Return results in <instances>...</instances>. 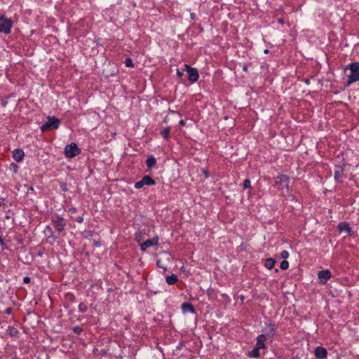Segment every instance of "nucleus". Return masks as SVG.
Here are the masks:
<instances>
[{
	"instance_id": "1",
	"label": "nucleus",
	"mask_w": 359,
	"mask_h": 359,
	"mask_svg": "<svg viewBox=\"0 0 359 359\" xmlns=\"http://www.w3.org/2000/svg\"><path fill=\"white\" fill-rule=\"evenodd\" d=\"M345 70H349L351 72L350 74L348 76L346 86H348L352 83L359 81V62H355L349 64L346 67Z\"/></svg>"
},
{
	"instance_id": "2",
	"label": "nucleus",
	"mask_w": 359,
	"mask_h": 359,
	"mask_svg": "<svg viewBox=\"0 0 359 359\" xmlns=\"http://www.w3.org/2000/svg\"><path fill=\"white\" fill-rule=\"evenodd\" d=\"M13 25V22L11 19L6 18L4 15L0 16V33L10 34Z\"/></svg>"
},
{
	"instance_id": "3",
	"label": "nucleus",
	"mask_w": 359,
	"mask_h": 359,
	"mask_svg": "<svg viewBox=\"0 0 359 359\" xmlns=\"http://www.w3.org/2000/svg\"><path fill=\"white\" fill-rule=\"evenodd\" d=\"M81 153V149L76 143H71L65 147L64 154L67 158H74Z\"/></svg>"
},
{
	"instance_id": "4",
	"label": "nucleus",
	"mask_w": 359,
	"mask_h": 359,
	"mask_svg": "<svg viewBox=\"0 0 359 359\" xmlns=\"http://www.w3.org/2000/svg\"><path fill=\"white\" fill-rule=\"evenodd\" d=\"M289 181L290 179L288 176L286 175H280L276 178L274 187L279 190L284 189H288Z\"/></svg>"
},
{
	"instance_id": "5",
	"label": "nucleus",
	"mask_w": 359,
	"mask_h": 359,
	"mask_svg": "<svg viewBox=\"0 0 359 359\" xmlns=\"http://www.w3.org/2000/svg\"><path fill=\"white\" fill-rule=\"evenodd\" d=\"M60 120L55 116H48L47 121L41 126V130L45 131L50 128L57 129L60 126Z\"/></svg>"
},
{
	"instance_id": "6",
	"label": "nucleus",
	"mask_w": 359,
	"mask_h": 359,
	"mask_svg": "<svg viewBox=\"0 0 359 359\" xmlns=\"http://www.w3.org/2000/svg\"><path fill=\"white\" fill-rule=\"evenodd\" d=\"M183 71H186L188 75V79L192 82H196L198 80L199 74L196 68L191 67L189 65H184Z\"/></svg>"
},
{
	"instance_id": "7",
	"label": "nucleus",
	"mask_w": 359,
	"mask_h": 359,
	"mask_svg": "<svg viewBox=\"0 0 359 359\" xmlns=\"http://www.w3.org/2000/svg\"><path fill=\"white\" fill-rule=\"evenodd\" d=\"M52 224L58 233L62 232L67 225L65 219L60 215H56V217L52 219Z\"/></svg>"
},
{
	"instance_id": "8",
	"label": "nucleus",
	"mask_w": 359,
	"mask_h": 359,
	"mask_svg": "<svg viewBox=\"0 0 359 359\" xmlns=\"http://www.w3.org/2000/svg\"><path fill=\"white\" fill-rule=\"evenodd\" d=\"M155 184L156 182L154 179H152L149 175H146L144 176L140 181L135 182L134 187L135 189H140L143 187L144 185L151 186L154 185Z\"/></svg>"
},
{
	"instance_id": "9",
	"label": "nucleus",
	"mask_w": 359,
	"mask_h": 359,
	"mask_svg": "<svg viewBox=\"0 0 359 359\" xmlns=\"http://www.w3.org/2000/svg\"><path fill=\"white\" fill-rule=\"evenodd\" d=\"M158 243V237L155 236L151 239H148L140 245L142 251H146L147 249L151 246H155Z\"/></svg>"
},
{
	"instance_id": "10",
	"label": "nucleus",
	"mask_w": 359,
	"mask_h": 359,
	"mask_svg": "<svg viewBox=\"0 0 359 359\" xmlns=\"http://www.w3.org/2000/svg\"><path fill=\"white\" fill-rule=\"evenodd\" d=\"M331 272L328 269L320 271L318 273L319 283L325 284L331 278Z\"/></svg>"
},
{
	"instance_id": "11",
	"label": "nucleus",
	"mask_w": 359,
	"mask_h": 359,
	"mask_svg": "<svg viewBox=\"0 0 359 359\" xmlns=\"http://www.w3.org/2000/svg\"><path fill=\"white\" fill-rule=\"evenodd\" d=\"M315 356L318 359H324L327 357V350L322 347V346H318L315 349Z\"/></svg>"
},
{
	"instance_id": "12",
	"label": "nucleus",
	"mask_w": 359,
	"mask_h": 359,
	"mask_svg": "<svg viewBox=\"0 0 359 359\" xmlns=\"http://www.w3.org/2000/svg\"><path fill=\"white\" fill-rule=\"evenodd\" d=\"M25 153L22 149H15L13 151V158L16 162H20L23 160Z\"/></svg>"
},
{
	"instance_id": "13",
	"label": "nucleus",
	"mask_w": 359,
	"mask_h": 359,
	"mask_svg": "<svg viewBox=\"0 0 359 359\" xmlns=\"http://www.w3.org/2000/svg\"><path fill=\"white\" fill-rule=\"evenodd\" d=\"M265 340H266L265 334H261L258 335L257 337V342H256L255 347L257 348L259 350L264 348L266 347L265 344H264Z\"/></svg>"
},
{
	"instance_id": "14",
	"label": "nucleus",
	"mask_w": 359,
	"mask_h": 359,
	"mask_svg": "<svg viewBox=\"0 0 359 359\" xmlns=\"http://www.w3.org/2000/svg\"><path fill=\"white\" fill-rule=\"evenodd\" d=\"M181 309L183 313H194L195 310L191 304L189 302H184L182 304Z\"/></svg>"
},
{
	"instance_id": "15",
	"label": "nucleus",
	"mask_w": 359,
	"mask_h": 359,
	"mask_svg": "<svg viewBox=\"0 0 359 359\" xmlns=\"http://www.w3.org/2000/svg\"><path fill=\"white\" fill-rule=\"evenodd\" d=\"M156 164V159L154 156H150L146 160V165L148 170H151L152 168Z\"/></svg>"
},
{
	"instance_id": "16",
	"label": "nucleus",
	"mask_w": 359,
	"mask_h": 359,
	"mask_svg": "<svg viewBox=\"0 0 359 359\" xmlns=\"http://www.w3.org/2000/svg\"><path fill=\"white\" fill-rule=\"evenodd\" d=\"M45 231H48V239H50L51 240V243H54L55 242L57 238H58V236H55L53 231H52V229L49 226H47L46 227V230Z\"/></svg>"
},
{
	"instance_id": "17",
	"label": "nucleus",
	"mask_w": 359,
	"mask_h": 359,
	"mask_svg": "<svg viewBox=\"0 0 359 359\" xmlns=\"http://www.w3.org/2000/svg\"><path fill=\"white\" fill-rule=\"evenodd\" d=\"M177 280H178V277L175 274L167 276L165 278L166 283L170 285L175 284Z\"/></svg>"
},
{
	"instance_id": "18",
	"label": "nucleus",
	"mask_w": 359,
	"mask_h": 359,
	"mask_svg": "<svg viewBox=\"0 0 359 359\" xmlns=\"http://www.w3.org/2000/svg\"><path fill=\"white\" fill-rule=\"evenodd\" d=\"M276 261L273 258H267L265 260L264 266L268 269H272L275 265Z\"/></svg>"
},
{
	"instance_id": "19",
	"label": "nucleus",
	"mask_w": 359,
	"mask_h": 359,
	"mask_svg": "<svg viewBox=\"0 0 359 359\" xmlns=\"http://www.w3.org/2000/svg\"><path fill=\"white\" fill-rule=\"evenodd\" d=\"M343 172H344V169L343 168H339L338 170H335L334 171V180L337 182H340L339 181V179L340 177H341L342 174H343Z\"/></svg>"
},
{
	"instance_id": "20",
	"label": "nucleus",
	"mask_w": 359,
	"mask_h": 359,
	"mask_svg": "<svg viewBox=\"0 0 359 359\" xmlns=\"http://www.w3.org/2000/svg\"><path fill=\"white\" fill-rule=\"evenodd\" d=\"M248 356L250 358H257L259 357V349L255 347L251 351L249 352Z\"/></svg>"
},
{
	"instance_id": "21",
	"label": "nucleus",
	"mask_w": 359,
	"mask_h": 359,
	"mask_svg": "<svg viewBox=\"0 0 359 359\" xmlns=\"http://www.w3.org/2000/svg\"><path fill=\"white\" fill-rule=\"evenodd\" d=\"M339 228L341 229V231H346L347 233H350L351 231V228L348 224L346 222L340 223L339 224Z\"/></svg>"
},
{
	"instance_id": "22",
	"label": "nucleus",
	"mask_w": 359,
	"mask_h": 359,
	"mask_svg": "<svg viewBox=\"0 0 359 359\" xmlns=\"http://www.w3.org/2000/svg\"><path fill=\"white\" fill-rule=\"evenodd\" d=\"M268 327L269 328V336H270L271 337H273L275 334V324L274 323H269L268 325Z\"/></svg>"
},
{
	"instance_id": "23",
	"label": "nucleus",
	"mask_w": 359,
	"mask_h": 359,
	"mask_svg": "<svg viewBox=\"0 0 359 359\" xmlns=\"http://www.w3.org/2000/svg\"><path fill=\"white\" fill-rule=\"evenodd\" d=\"M161 133L165 139H168L170 137V127H166Z\"/></svg>"
},
{
	"instance_id": "24",
	"label": "nucleus",
	"mask_w": 359,
	"mask_h": 359,
	"mask_svg": "<svg viewBox=\"0 0 359 359\" xmlns=\"http://www.w3.org/2000/svg\"><path fill=\"white\" fill-rule=\"evenodd\" d=\"M87 306L86 304L81 302L79 304V306H78V310L79 312L81 313H85L87 311Z\"/></svg>"
},
{
	"instance_id": "25",
	"label": "nucleus",
	"mask_w": 359,
	"mask_h": 359,
	"mask_svg": "<svg viewBox=\"0 0 359 359\" xmlns=\"http://www.w3.org/2000/svg\"><path fill=\"white\" fill-rule=\"evenodd\" d=\"M8 331H9V334L11 336H17L19 333L18 330L12 326L8 327Z\"/></svg>"
},
{
	"instance_id": "26",
	"label": "nucleus",
	"mask_w": 359,
	"mask_h": 359,
	"mask_svg": "<svg viewBox=\"0 0 359 359\" xmlns=\"http://www.w3.org/2000/svg\"><path fill=\"white\" fill-rule=\"evenodd\" d=\"M280 268L282 270H287L289 268V262L286 260H283L281 262Z\"/></svg>"
},
{
	"instance_id": "27",
	"label": "nucleus",
	"mask_w": 359,
	"mask_h": 359,
	"mask_svg": "<svg viewBox=\"0 0 359 359\" xmlns=\"http://www.w3.org/2000/svg\"><path fill=\"white\" fill-rule=\"evenodd\" d=\"M125 65L127 67H133L134 64L130 57H127L125 60Z\"/></svg>"
},
{
	"instance_id": "28",
	"label": "nucleus",
	"mask_w": 359,
	"mask_h": 359,
	"mask_svg": "<svg viewBox=\"0 0 359 359\" xmlns=\"http://www.w3.org/2000/svg\"><path fill=\"white\" fill-rule=\"evenodd\" d=\"M250 187H251L250 180L248 179L245 180L243 182V189H249V188H250Z\"/></svg>"
},
{
	"instance_id": "29",
	"label": "nucleus",
	"mask_w": 359,
	"mask_h": 359,
	"mask_svg": "<svg viewBox=\"0 0 359 359\" xmlns=\"http://www.w3.org/2000/svg\"><path fill=\"white\" fill-rule=\"evenodd\" d=\"M280 257L283 259H286L289 257V252L287 250H283L280 253Z\"/></svg>"
},
{
	"instance_id": "30",
	"label": "nucleus",
	"mask_w": 359,
	"mask_h": 359,
	"mask_svg": "<svg viewBox=\"0 0 359 359\" xmlns=\"http://www.w3.org/2000/svg\"><path fill=\"white\" fill-rule=\"evenodd\" d=\"M157 266H158V267L163 269L164 271L167 270V267L163 266V264L161 263V260L157 261Z\"/></svg>"
},
{
	"instance_id": "31",
	"label": "nucleus",
	"mask_w": 359,
	"mask_h": 359,
	"mask_svg": "<svg viewBox=\"0 0 359 359\" xmlns=\"http://www.w3.org/2000/svg\"><path fill=\"white\" fill-rule=\"evenodd\" d=\"M201 171H202V173L203 174V175L205 176V178H208L209 177L208 172V170L206 169L202 168Z\"/></svg>"
},
{
	"instance_id": "32",
	"label": "nucleus",
	"mask_w": 359,
	"mask_h": 359,
	"mask_svg": "<svg viewBox=\"0 0 359 359\" xmlns=\"http://www.w3.org/2000/svg\"><path fill=\"white\" fill-rule=\"evenodd\" d=\"M184 72L185 71H183V69L182 70L177 69V72L176 73H177V76L182 77Z\"/></svg>"
},
{
	"instance_id": "33",
	"label": "nucleus",
	"mask_w": 359,
	"mask_h": 359,
	"mask_svg": "<svg viewBox=\"0 0 359 359\" xmlns=\"http://www.w3.org/2000/svg\"><path fill=\"white\" fill-rule=\"evenodd\" d=\"M74 333L79 334L81 332V329L79 327H75L73 329Z\"/></svg>"
},
{
	"instance_id": "34",
	"label": "nucleus",
	"mask_w": 359,
	"mask_h": 359,
	"mask_svg": "<svg viewBox=\"0 0 359 359\" xmlns=\"http://www.w3.org/2000/svg\"><path fill=\"white\" fill-rule=\"evenodd\" d=\"M31 280V278L29 276H25L23 278L24 283H29Z\"/></svg>"
},
{
	"instance_id": "35",
	"label": "nucleus",
	"mask_w": 359,
	"mask_h": 359,
	"mask_svg": "<svg viewBox=\"0 0 359 359\" xmlns=\"http://www.w3.org/2000/svg\"><path fill=\"white\" fill-rule=\"evenodd\" d=\"M68 211L72 212V213H73V214H74V213L76 212L77 210H76V208L72 207V208H69Z\"/></svg>"
},
{
	"instance_id": "36",
	"label": "nucleus",
	"mask_w": 359,
	"mask_h": 359,
	"mask_svg": "<svg viewBox=\"0 0 359 359\" xmlns=\"http://www.w3.org/2000/svg\"><path fill=\"white\" fill-rule=\"evenodd\" d=\"M12 310H13V309H12V308H11V307H8V308H7V309L5 310V313H6V314H8H8H11V312H12Z\"/></svg>"
},
{
	"instance_id": "37",
	"label": "nucleus",
	"mask_w": 359,
	"mask_h": 359,
	"mask_svg": "<svg viewBox=\"0 0 359 359\" xmlns=\"http://www.w3.org/2000/svg\"><path fill=\"white\" fill-rule=\"evenodd\" d=\"M76 221L79 223H82L83 222V216L78 217L77 219H76Z\"/></svg>"
},
{
	"instance_id": "38",
	"label": "nucleus",
	"mask_w": 359,
	"mask_h": 359,
	"mask_svg": "<svg viewBox=\"0 0 359 359\" xmlns=\"http://www.w3.org/2000/svg\"><path fill=\"white\" fill-rule=\"evenodd\" d=\"M61 189L63 191H67V185L65 184H62L61 185Z\"/></svg>"
},
{
	"instance_id": "39",
	"label": "nucleus",
	"mask_w": 359,
	"mask_h": 359,
	"mask_svg": "<svg viewBox=\"0 0 359 359\" xmlns=\"http://www.w3.org/2000/svg\"><path fill=\"white\" fill-rule=\"evenodd\" d=\"M0 245L1 247H4L5 246V243H4L3 238L1 236H0Z\"/></svg>"
},
{
	"instance_id": "40",
	"label": "nucleus",
	"mask_w": 359,
	"mask_h": 359,
	"mask_svg": "<svg viewBox=\"0 0 359 359\" xmlns=\"http://www.w3.org/2000/svg\"><path fill=\"white\" fill-rule=\"evenodd\" d=\"M179 124L181 126H184L185 125V120H180V122H179Z\"/></svg>"
},
{
	"instance_id": "41",
	"label": "nucleus",
	"mask_w": 359,
	"mask_h": 359,
	"mask_svg": "<svg viewBox=\"0 0 359 359\" xmlns=\"http://www.w3.org/2000/svg\"><path fill=\"white\" fill-rule=\"evenodd\" d=\"M12 165L13 166V169H15V171H16L18 165L16 164H12Z\"/></svg>"
},
{
	"instance_id": "42",
	"label": "nucleus",
	"mask_w": 359,
	"mask_h": 359,
	"mask_svg": "<svg viewBox=\"0 0 359 359\" xmlns=\"http://www.w3.org/2000/svg\"><path fill=\"white\" fill-rule=\"evenodd\" d=\"M278 22L280 24H283V19H278Z\"/></svg>"
},
{
	"instance_id": "43",
	"label": "nucleus",
	"mask_w": 359,
	"mask_h": 359,
	"mask_svg": "<svg viewBox=\"0 0 359 359\" xmlns=\"http://www.w3.org/2000/svg\"><path fill=\"white\" fill-rule=\"evenodd\" d=\"M264 53H269V50H268V49H265V50H264Z\"/></svg>"
}]
</instances>
